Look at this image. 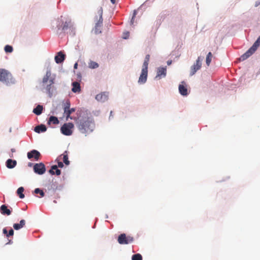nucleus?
<instances>
[{
  "label": "nucleus",
  "instance_id": "obj_25",
  "mask_svg": "<svg viewBox=\"0 0 260 260\" xmlns=\"http://www.w3.org/2000/svg\"><path fill=\"white\" fill-rule=\"evenodd\" d=\"M43 107L41 105H38L33 110V112L37 115H40L43 111Z\"/></svg>",
  "mask_w": 260,
  "mask_h": 260
},
{
  "label": "nucleus",
  "instance_id": "obj_10",
  "mask_svg": "<svg viewBox=\"0 0 260 260\" xmlns=\"http://www.w3.org/2000/svg\"><path fill=\"white\" fill-rule=\"evenodd\" d=\"M27 156L29 159L34 158L35 160H38L40 158L41 154L38 151L32 150L27 153Z\"/></svg>",
  "mask_w": 260,
  "mask_h": 260
},
{
  "label": "nucleus",
  "instance_id": "obj_9",
  "mask_svg": "<svg viewBox=\"0 0 260 260\" xmlns=\"http://www.w3.org/2000/svg\"><path fill=\"white\" fill-rule=\"evenodd\" d=\"M148 68H143L141 74L139 78L138 82L140 84H143L146 82L147 78Z\"/></svg>",
  "mask_w": 260,
  "mask_h": 260
},
{
  "label": "nucleus",
  "instance_id": "obj_2",
  "mask_svg": "<svg viewBox=\"0 0 260 260\" xmlns=\"http://www.w3.org/2000/svg\"><path fill=\"white\" fill-rule=\"evenodd\" d=\"M51 70L50 69L48 70L42 80L43 86L46 90V92L50 97L52 96L54 88L53 84L55 82V77H51Z\"/></svg>",
  "mask_w": 260,
  "mask_h": 260
},
{
  "label": "nucleus",
  "instance_id": "obj_1",
  "mask_svg": "<svg viewBox=\"0 0 260 260\" xmlns=\"http://www.w3.org/2000/svg\"><path fill=\"white\" fill-rule=\"evenodd\" d=\"M77 127L83 134L91 133L94 127L93 121L88 117H83L79 119L77 122Z\"/></svg>",
  "mask_w": 260,
  "mask_h": 260
},
{
  "label": "nucleus",
  "instance_id": "obj_33",
  "mask_svg": "<svg viewBox=\"0 0 260 260\" xmlns=\"http://www.w3.org/2000/svg\"><path fill=\"white\" fill-rule=\"evenodd\" d=\"M70 108V102L69 100H67L64 104L63 106V111L66 112L67 110Z\"/></svg>",
  "mask_w": 260,
  "mask_h": 260
},
{
  "label": "nucleus",
  "instance_id": "obj_46",
  "mask_svg": "<svg viewBox=\"0 0 260 260\" xmlns=\"http://www.w3.org/2000/svg\"><path fill=\"white\" fill-rule=\"evenodd\" d=\"M112 111H111L110 117L112 116Z\"/></svg>",
  "mask_w": 260,
  "mask_h": 260
},
{
  "label": "nucleus",
  "instance_id": "obj_32",
  "mask_svg": "<svg viewBox=\"0 0 260 260\" xmlns=\"http://www.w3.org/2000/svg\"><path fill=\"white\" fill-rule=\"evenodd\" d=\"M88 67L90 69H96L99 67V64L95 61H90L88 63Z\"/></svg>",
  "mask_w": 260,
  "mask_h": 260
},
{
  "label": "nucleus",
  "instance_id": "obj_41",
  "mask_svg": "<svg viewBox=\"0 0 260 260\" xmlns=\"http://www.w3.org/2000/svg\"><path fill=\"white\" fill-rule=\"evenodd\" d=\"M112 4H114L116 3V0H110Z\"/></svg>",
  "mask_w": 260,
  "mask_h": 260
},
{
  "label": "nucleus",
  "instance_id": "obj_13",
  "mask_svg": "<svg viewBox=\"0 0 260 260\" xmlns=\"http://www.w3.org/2000/svg\"><path fill=\"white\" fill-rule=\"evenodd\" d=\"M108 94L107 92H104L98 94L95 96V99L101 102H104L108 100Z\"/></svg>",
  "mask_w": 260,
  "mask_h": 260
},
{
  "label": "nucleus",
  "instance_id": "obj_4",
  "mask_svg": "<svg viewBox=\"0 0 260 260\" xmlns=\"http://www.w3.org/2000/svg\"><path fill=\"white\" fill-rule=\"evenodd\" d=\"M97 16L95 17V20L97 21L95 25V32L96 34L101 32V28L103 25V8L100 7L97 11Z\"/></svg>",
  "mask_w": 260,
  "mask_h": 260
},
{
  "label": "nucleus",
  "instance_id": "obj_36",
  "mask_svg": "<svg viewBox=\"0 0 260 260\" xmlns=\"http://www.w3.org/2000/svg\"><path fill=\"white\" fill-rule=\"evenodd\" d=\"M60 159H59L58 158H57L56 159V161L57 162V167H59V168H63V164L62 162H61L60 161Z\"/></svg>",
  "mask_w": 260,
  "mask_h": 260
},
{
  "label": "nucleus",
  "instance_id": "obj_23",
  "mask_svg": "<svg viewBox=\"0 0 260 260\" xmlns=\"http://www.w3.org/2000/svg\"><path fill=\"white\" fill-rule=\"evenodd\" d=\"M47 130L46 126L44 124L39 125L35 127V131L37 133L45 132Z\"/></svg>",
  "mask_w": 260,
  "mask_h": 260
},
{
  "label": "nucleus",
  "instance_id": "obj_42",
  "mask_svg": "<svg viewBox=\"0 0 260 260\" xmlns=\"http://www.w3.org/2000/svg\"><path fill=\"white\" fill-rule=\"evenodd\" d=\"M171 63H172V60H168V61H167V64H168V65H170Z\"/></svg>",
  "mask_w": 260,
  "mask_h": 260
},
{
  "label": "nucleus",
  "instance_id": "obj_43",
  "mask_svg": "<svg viewBox=\"0 0 260 260\" xmlns=\"http://www.w3.org/2000/svg\"><path fill=\"white\" fill-rule=\"evenodd\" d=\"M11 151H12V152H15L16 151V150H15V148H12V149H11Z\"/></svg>",
  "mask_w": 260,
  "mask_h": 260
},
{
  "label": "nucleus",
  "instance_id": "obj_31",
  "mask_svg": "<svg viewBox=\"0 0 260 260\" xmlns=\"http://www.w3.org/2000/svg\"><path fill=\"white\" fill-rule=\"evenodd\" d=\"M212 57V55L211 52H209L206 58V63L208 66H209L211 63Z\"/></svg>",
  "mask_w": 260,
  "mask_h": 260
},
{
  "label": "nucleus",
  "instance_id": "obj_26",
  "mask_svg": "<svg viewBox=\"0 0 260 260\" xmlns=\"http://www.w3.org/2000/svg\"><path fill=\"white\" fill-rule=\"evenodd\" d=\"M59 122L57 117L52 116L50 117L48 123L50 124L52 122L54 124H57L59 123Z\"/></svg>",
  "mask_w": 260,
  "mask_h": 260
},
{
  "label": "nucleus",
  "instance_id": "obj_19",
  "mask_svg": "<svg viewBox=\"0 0 260 260\" xmlns=\"http://www.w3.org/2000/svg\"><path fill=\"white\" fill-rule=\"evenodd\" d=\"M1 213L3 215H10L11 213V211L10 209H8V207L5 205H3L0 207Z\"/></svg>",
  "mask_w": 260,
  "mask_h": 260
},
{
  "label": "nucleus",
  "instance_id": "obj_27",
  "mask_svg": "<svg viewBox=\"0 0 260 260\" xmlns=\"http://www.w3.org/2000/svg\"><path fill=\"white\" fill-rule=\"evenodd\" d=\"M24 190V189L23 187H20L17 190V193L21 199H23L24 198V195L23 193Z\"/></svg>",
  "mask_w": 260,
  "mask_h": 260
},
{
  "label": "nucleus",
  "instance_id": "obj_29",
  "mask_svg": "<svg viewBox=\"0 0 260 260\" xmlns=\"http://www.w3.org/2000/svg\"><path fill=\"white\" fill-rule=\"evenodd\" d=\"M34 193L35 194H40V196L39 197V198L43 197L45 196V193L43 191V190L39 188H37L35 189Z\"/></svg>",
  "mask_w": 260,
  "mask_h": 260
},
{
  "label": "nucleus",
  "instance_id": "obj_24",
  "mask_svg": "<svg viewBox=\"0 0 260 260\" xmlns=\"http://www.w3.org/2000/svg\"><path fill=\"white\" fill-rule=\"evenodd\" d=\"M72 91L74 92H80L81 90L80 89V84L77 82H74L72 83Z\"/></svg>",
  "mask_w": 260,
  "mask_h": 260
},
{
  "label": "nucleus",
  "instance_id": "obj_40",
  "mask_svg": "<svg viewBox=\"0 0 260 260\" xmlns=\"http://www.w3.org/2000/svg\"><path fill=\"white\" fill-rule=\"evenodd\" d=\"M77 67H78V63L76 62L75 63V64L74 66V68L76 69H77Z\"/></svg>",
  "mask_w": 260,
  "mask_h": 260
},
{
  "label": "nucleus",
  "instance_id": "obj_39",
  "mask_svg": "<svg viewBox=\"0 0 260 260\" xmlns=\"http://www.w3.org/2000/svg\"><path fill=\"white\" fill-rule=\"evenodd\" d=\"M3 233H4V234L6 236H7V235H8V231H7V230L6 228H4V229H3Z\"/></svg>",
  "mask_w": 260,
  "mask_h": 260
},
{
  "label": "nucleus",
  "instance_id": "obj_3",
  "mask_svg": "<svg viewBox=\"0 0 260 260\" xmlns=\"http://www.w3.org/2000/svg\"><path fill=\"white\" fill-rule=\"evenodd\" d=\"M0 81L7 85H10L15 83V80L12 74L8 70L4 69H0Z\"/></svg>",
  "mask_w": 260,
  "mask_h": 260
},
{
  "label": "nucleus",
  "instance_id": "obj_15",
  "mask_svg": "<svg viewBox=\"0 0 260 260\" xmlns=\"http://www.w3.org/2000/svg\"><path fill=\"white\" fill-rule=\"evenodd\" d=\"M166 68H158L157 71V75L156 78H158L159 79H160L162 77H165L166 76Z\"/></svg>",
  "mask_w": 260,
  "mask_h": 260
},
{
  "label": "nucleus",
  "instance_id": "obj_7",
  "mask_svg": "<svg viewBox=\"0 0 260 260\" xmlns=\"http://www.w3.org/2000/svg\"><path fill=\"white\" fill-rule=\"evenodd\" d=\"M202 59L200 56L198 57L196 63H194L190 68V75L192 76L199 70L202 67Z\"/></svg>",
  "mask_w": 260,
  "mask_h": 260
},
{
  "label": "nucleus",
  "instance_id": "obj_8",
  "mask_svg": "<svg viewBox=\"0 0 260 260\" xmlns=\"http://www.w3.org/2000/svg\"><path fill=\"white\" fill-rule=\"evenodd\" d=\"M34 172L39 175H42L45 173L46 171V168L44 164L42 162L36 164L34 166Z\"/></svg>",
  "mask_w": 260,
  "mask_h": 260
},
{
  "label": "nucleus",
  "instance_id": "obj_37",
  "mask_svg": "<svg viewBox=\"0 0 260 260\" xmlns=\"http://www.w3.org/2000/svg\"><path fill=\"white\" fill-rule=\"evenodd\" d=\"M13 235L14 231L13 229H11L10 230H9L8 235H7V237H9V236H12Z\"/></svg>",
  "mask_w": 260,
  "mask_h": 260
},
{
  "label": "nucleus",
  "instance_id": "obj_17",
  "mask_svg": "<svg viewBox=\"0 0 260 260\" xmlns=\"http://www.w3.org/2000/svg\"><path fill=\"white\" fill-rule=\"evenodd\" d=\"M65 59V55L61 51L57 53V55L55 57V60L57 63H60L63 61Z\"/></svg>",
  "mask_w": 260,
  "mask_h": 260
},
{
  "label": "nucleus",
  "instance_id": "obj_5",
  "mask_svg": "<svg viewBox=\"0 0 260 260\" xmlns=\"http://www.w3.org/2000/svg\"><path fill=\"white\" fill-rule=\"evenodd\" d=\"M74 127V125L72 123H66L61 127L60 131L64 135L70 136L73 133V129Z\"/></svg>",
  "mask_w": 260,
  "mask_h": 260
},
{
  "label": "nucleus",
  "instance_id": "obj_35",
  "mask_svg": "<svg viewBox=\"0 0 260 260\" xmlns=\"http://www.w3.org/2000/svg\"><path fill=\"white\" fill-rule=\"evenodd\" d=\"M5 51L7 53H11L13 51V47L10 45H6L5 47Z\"/></svg>",
  "mask_w": 260,
  "mask_h": 260
},
{
  "label": "nucleus",
  "instance_id": "obj_44",
  "mask_svg": "<svg viewBox=\"0 0 260 260\" xmlns=\"http://www.w3.org/2000/svg\"><path fill=\"white\" fill-rule=\"evenodd\" d=\"M127 37H128V36H123V38L126 39L127 38Z\"/></svg>",
  "mask_w": 260,
  "mask_h": 260
},
{
  "label": "nucleus",
  "instance_id": "obj_21",
  "mask_svg": "<svg viewBox=\"0 0 260 260\" xmlns=\"http://www.w3.org/2000/svg\"><path fill=\"white\" fill-rule=\"evenodd\" d=\"M17 164V161L15 160L8 159L6 161V166L9 169L14 168Z\"/></svg>",
  "mask_w": 260,
  "mask_h": 260
},
{
  "label": "nucleus",
  "instance_id": "obj_47",
  "mask_svg": "<svg viewBox=\"0 0 260 260\" xmlns=\"http://www.w3.org/2000/svg\"><path fill=\"white\" fill-rule=\"evenodd\" d=\"M12 243V241L11 240H9V242L8 243V244H10Z\"/></svg>",
  "mask_w": 260,
  "mask_h": 260
},
{
  "label": "nucleus",
  "instance_id": "obj_12",
  "mask_svg": "<svg viewBox=\"0 0 260 260\" xmlns=\"http://www.w3.org/2000/svg\"><path fill=\"white\" fill-rule=\"evenodd\" d=\"M73 26L72 23L70 19H67L64 22H63L61 25H58V28H61L62 30H66L69 28H71Z\"/></svg>",
  "mask_w": 260,
  "mask_h": 260
},
{
  "label": "nucleus",
  "instance_id": "obj_28",
  "mask_svg": "<svg viewBox=\"0 0 260 260\" xmlns=\"http://www.w3.org/2000/svg\"><path fill=\"white\" fill-rule=\"evenodd\" d=\"M150 59V55L149 54L146 55L143 64V68H148V63Z\"/></svg>",
  "mask_w": 260,
  "mask_h": 260
},
{
  "label": "nucleus",
  "instance_id": "obj_14",
  "mask_svg": "<svg viewBox=\"0 0 260 260\" xmlns=\"http://www.w3.org/2000/svg\"><path fill=\"white\" fill-rule=\"evenodd\" d=\"M179 91L180 93L182 95L185 96L188 94L187 89L184 81H182L181 84L179 85Z\"/></svg>",
  "mask_w": 260,
  "mask_h": 260
},
{
  "label": "nucleus",
  "instance_id": "obj_45",
  "mask_svg": "<svg viewBox=\"0 0 260 260\" xmlns=\"http://www.w3.org/2000/svg\"><path fill=\"white\" fill-rule=\"evenodd\" d=\"M128 34L129 32H127L126 34H125V36H128Z\"/></svg>",
  "mask_w": 260,
  "mask_h": 260
},
{
  "label": "nucleus",
  "instance_id": "obj_38",
  "mask_svg": "<svg viewBox=\"0 0 260 260\" xmlns=\"http://www.w3.org/2000/svg\"><path fill=\"white\" fill-rule=\"evenodd\" d=\"M136 15V11H134V14H133V16L132 18L131 21V24H134V19H135V17Z\"/></svg>",
  "mask_w": 260,
  "mask_h": 260
},
{
  "label": "nucleus",
  "instance_id": "obj_20",
  "mask_svg": "<svg viewBox=\"0 0 260 260\" xmlns=\"http://www.w3.org/2000/svg\"><path fill=\"white\" fill-rule=\"evenodd\" d=\"M49 172L51 175L56 174L57 176L61 174L60 170L57 169V166L56 165L52 166L51 167V169L49 171Z\"/></svg>",
  "mask_w": 260,
  "mask_h": 260
},
{
  "label": "nucleus",
  "instance_id": "obj_6",
  "mask_svg": "<svg viewBox=\"0 0 260 260\" xmlns=\"http://www.w3.org/2000/svg\"><path fill=\"white\" fill-rule=\"evenodd\" d=\"M134 241V238L131 236L126 237L125 234H120L118 238V242L120 244H128Z\"/></svg>",
  "mask_w": 260,
  "mask_h": 260
},
{
  "label": "nucleus",
  "instance_id": "obj_22",
  "mask_svg": "<svg viewBox=\"0 0 260 260\" xmlns=\"http://www.w3.org/2000/svg\"><path fill=\"white\" fill-rule=\"evenodd\" d=\"M25 225V220L22 219L20 221L19 223H14L13 224V228L15 230H19L20 229L23 228Z\"/></svg>",
  "mask_w": 260,
  "mask_h": 260
},
{
  "label": "nucleus",
  "instance_id": "obj_18",
  "mask_svg": "<svg viewBox=\"0 0 260 260\" xmlns=\"http://www.w3.org/2000/svg\"><path fill=\"white\" fill-rule=\"evenodd\" d=\"M58 158L60 159H62L63 162L66 165L68 166L70 164V161L68 159V154L67 151H66L62 154L60 155Z\"/></svg>",
  "mask_w": 260,
  "mask_h": 260
},
{
  "label": "nucleus",
  "instance_id": "obj_16",
  "mask_svg": "<svg viewBox=\"0 0 260 260\" xmlns=\"http://www.w3.org/2000/svg\"><path fill=\"white\" fill-rule=\"evenodd\" d=\"M75 110V108H69L67 111L64 112V114L66 117L67 120L69 118L72 120H76V117L74 118L71 116V114L74 112Z\"/></svg>",
  "mask_w": 260,
  "mask_h": 260
},
{
  "label": "nucleus",
  "instance_id": "obj_11",
  "mask_svg": "<svg viewBox=\"0 0 260 260\" xmlns=\"http://www.w3.org/2000/svg\"><path fill=\"white\" fill-rule=\"evenodd\" d=\"M255 51L251 47L239 58L240 61H244L250 57Z\"/></svg>",
  "mask_w": 260,
  "mask_h": 260
},
{
  "label": "nucleus",
  "instance_id": "obj_30",
  "mask_svg": "<svg viewBox=\"0 0 260 260\" xmlns=\"http://www.w3.org/2000/svg\"><path fill=\"white\" fill-rule=\"evenodd\" d=\"M259 45H260V36L258 38L257 40L254 43L253 45L251 47L253 48V49L256 51Z\"/></svg>",
  "mask_w": 260,
  "mask_h": 260
},
{
  "label": "nucleus",
  "instance_id": "obj_34",
  "mask_svg": "<svg viewBox=\"0 0 260 260\" xmlns=\"http://www.w3.org/2000/svg\"><path fill=\"white\" fill-rule=\"evenodd\" d=\"M132 260H142V256L139 253L134 254L132 256Z\"/></svg>",
  "mask_w": 260,
  "mask_h": 260
},
{
  "label": "nucleus",
  "instance_id": "obj_48",
  "mask_svg": "<svg viewBox=\"0 0 260 260\" xmlns=\"http://www.w3.org/2000/svg\"><path fill=\"white\" fill-rule=\"evenodd\" d=\"M53 202H54V203H57V202H56V201L55 200H54V201H53Z\"/></svg>",
  "mask_w": 260,
  "mask_h": 260
}]
</instances>
